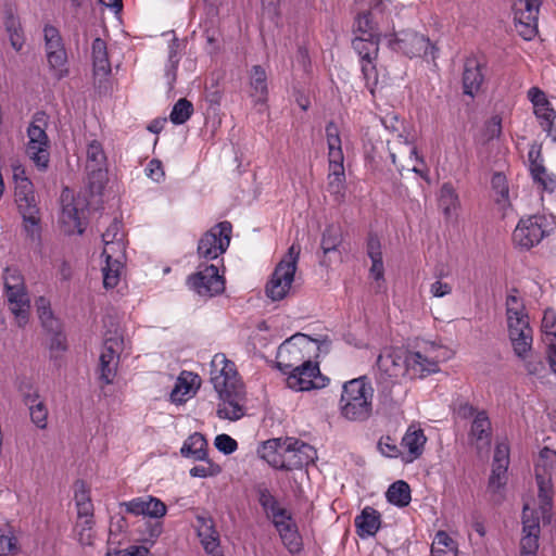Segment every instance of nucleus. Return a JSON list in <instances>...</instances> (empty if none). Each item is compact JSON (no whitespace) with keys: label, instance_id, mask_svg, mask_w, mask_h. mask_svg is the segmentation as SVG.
Masks as SVG:
<instances>
[{"label":"nucleus","instance_id":"obj_2","mask_svg":"<svg viewBox=\"0 0 556 556\" xmlns=\"http://www.w3.org/2000/svg\"><path fill=\"white\" fill-rule=\"evenodd\" d=\"M374 389L365 377L344 383L340 400L341 414L349 420L363 421L372 410Z\"/></svg>","mask_w":556,"mask_h":556},{"label":"nucleus","instance_id":"obj_50","mask_svg":"<svg viewBox=\"0 0 556 556\" xmlns=\"http://www.w3.org/2000/svg\"><path fill=\"white\" fill-rule=\"evenodd\" d=\"M198 376L190 371H182L177 379L176 386L170 393L174 402H181L185 395L189 394L197 382Z\"/></svg>","mask_w":556,"mask_h":556},{"label":"nucleus","instance_id":"obj_34","mask_svg":"<svg viewBox=\"0 0 556 556\" xmlns=\"http://www.w3.org/2000/svg\"><path fill=\"white\" fill-rule=\"evenodd\" d=\"M290 445L287 438H276L267 440L258 448L260 456L265 459L271 467L282 469L285 454Z\"/></svg>","mask_w":556,"mask_h":556},{"label":"nucleus","instance_id":"obj_63","mask_svg":"<svg viewBox=\"0 0 556 556\" xmlns=\"http://www.w3.org/2000/svg\"><path fill=\"white\" fill-rule=\"evenodd\" d=\"M528 99L532 103L534 111L544 105L551 104L544 91H542L539 87H531L528 90Z\"/></svg>","mask_w":556,"mask_h":556},{"label":"nucleus","instance_id":"obj_22","mask_svg":"<svg viewBox=\"0 0 556 556\" xmlns=\"http://www.w3.org/2000/svg\"><path fill=\"white\" fill-rule=\"evenodd\" d=\"M319 374V367L316 363L304 359L288 372L287 384L294 391H307L318 387L315 380Z\"/></svg>","mask_w":556,"mask_h":556},{"label":"nucleus","instance_id":"obj_41","mask_svg":"<svg viewBox=\"0 0 556 556\" xmlns=\"http://www.w3.org/2000/svg\"><path fill=\"white\" fill-rule=\"evenodd\" d=\"M508 338L511 343L515 355L520 359H526L528 353H531L533 343V331L510 330Z\"/></svg>","mask_w":556,"mask_h":556},{"label":"nucleus","instance_id":"obj_49","mask_svg":"<svg viewBox=\"0 0 556 556\" xmlns=\"http://www.w3.org/2000/svg\"><path fill=\"white\" fill-rule=\"evenodd\" d=\"M542 129L556 141V111L551 104L544 105L534 111Z\"/></svg>","mask_w":556,"mask_h":556},{"label":"nucleus","instance_id":"obj_14","mask_svg":"<svg viewBox=\"0 0 556 556\" xmlns=\"http://www.w3.org/2000/svg\"><path fill=\"white\" fill-rule=\"evenodd\" d=\"M542 0H517L514 4V20L518 34L531 40L538 33V17Z\"/></svg>","mask_w":556,"mask_h":556},{"label":"nucleus","instance_id":"obj_42","mask_svg":"<svg viewBox=\"0 0 556 556\" xmlns=\"http://www.w3.org/2000/svg\"><path fill=\"white\" fill-rule=\"evenodd\" d=\"M93 70L98 75H108L111 72V64L108 56L106 43L101 38L92 41Z\"/></svg>","mask_w":556,"mask_h":556},{"label":"nucleus","instance_id":"obj_28","mask_svg":"<svg viewBox=\"0 0 556 556\" xmlns=\"http://www.w3.org/2000/svg\"><path fill=\"white\" fill-rule=\"evenodd\" d=\"M492 427L485 410H481L472 419L468 440L479 453L488 451L491 445Z\"/></svg>","mask_w":556,"mask_h":556},{"label":"nucleus","instance_id":"obj_56","mask_svg":"<svg viewBox=\"0 0 556 556\" xmlns=\"http://www.w3.org/2000/svg\"><path fill=\"white\" fill-rule=\"evenodd\" d=\"M92 526H93L92 518L77 520L76 531H77L78 540L83 545H90L92 543Z\"/></svg>","mask_w":556,"mask_h":556},{"label":"nucleus","instance_id":"obj_4","mask_svg":"<svg viewBox=\"0 0 556 556\" xmlns=\"http://www.w3.org/2000/svg\"><path fill=\"white\" fill-rule=\"evenodd\" d=\"M554 476H556V452L544 447L541 450L535 464V478L539 488V509L544 523L552 521V479Z\"/></svg>","mask_w":556,"mask_h":556},{"label":"nucleus","instance_id":"obj_37","mask_svg":"<svg viewBox=\"0 0 556 556\" xmlns=\"http://www.w3.org/2000/svg\"><path fill=\"white\" fill-rule=\"evenodd\" d=\"M105 163L106 156L101 143L97 140H92L87 147V169L92 176L97 177L99 181H102L105 176Z\"/></svg>","mask_w":556,"mask_h":556},{"label":"nucleus","instance_id":"obj_8","mask_svg":"<svg viewBox=\"0 0 556 556\" xmlns=\"http://www.w3.org/2000/svg\"><path fill=\"white\" fill-rule=\"evenodd\" d=\"M446 350L433 342L424 343L416 351L407 353L408 376L422 378L439 371V363L446 358Z\"/></svg>","mask_w":556,"mask_h":556},{"label":"nucleus","instance_id":"obj_62","mask_svg":"<svg viewBox=\"0 0 556 556\" xmlns=\"http://www.w3.org/2000/svg\"><path fill=\"white\" fill-rule=\"evenodd\" d=\"M190 476L194 478H206L219 472V467L207 463L206 465H197L190 469Z\"/></svg>","mask_w":556,"mask_h":556},{"label":"nucleus","instance_id":"obj_61","mask_svg":"<svg viewBox=\"0 0 556 556\" xmlns=\"http://www.w3.org/2000/svg\"><path fill=\"white\" fill-rule=\"evenodd\" d=\"M214 444L219 452H223L226 455L233 453L238 448L237 441L225 433L218 434L215 438Z\"/></svg>","mask_w":556,"mask_h":556},{"label":"nucleus","instance_id":"obj_35","mask_svg":"<svg viewBox=\"0 0 556 556\" xmlns=\"http://www.w3.org/2000/svg\"><path fill=\"white\" fill-rule=\"evenodd\" d=\"M356 533L361 539L374 536L381 526V515L370 506H366L354 519Z\"/></svg>","mask_w":556,"mask_h":556},{"label":"nucleus","instance_id":"obj_64","mask_svg":"<svg viewBox=\"0 0 556 556\" xmlns=\"http://www.w3.org/2000/svg\"><path fill=\"white\" fill-rule=\"evenodd\" d=\"M146 174L153 181L161 182L165 176L162 162L156 159L151 160L146 168Z\"/></svg>","mask_w":556,"mask_h":556},{"label":"nucleus","instance_id":"obj_47","mask_svg":"<svg viewBox=\"0 0 556 556\" xmlns=\"http://www.w3.org/2000/svg\"><path fill=\"white\" fill-rule=\"evenodd\" d=\"M541 331L543 334V342L547 349H556V313L547 308L544 312Z\"/></svg>","mask_w":556,"mask_h":556},{"label":"nucleus","instance_id":"obj_27","mask_svg":"<svg viewBox=\"0 0 556 556\" xmlns=\"http://www.w3.org/2000/svg\"><path fill=\"white\" fill-rule=\"evenodd\" d=\"M121 506L129 514L136 516L143 515L151 518H162L167 511L166 505L160 498L151 495L132 498L122 503Z\"/></svg>","mask_w":556,"mask_h":556},{"label":"nucleus","instance_id":"obj_39","mask_svg":"<svg viewBox=\"0 0 556 556\" xmlns=\"http://www.w3.org/2000/svg\"><path fill=\"white\" fill-rule=\"evenodd\" d=\"M251 97L257 103H264L267 100V74L261 65H254L250 73Z\"/></svg>","mask_w":556,"mask_h":556},{"label":"nucleus","instance_id":"obj_19","mask_svg":"<svg viewBox=\"0 0 556 556\" xmlns=\"http://www.w3.org/2000/svg\"><path fill=\"white\" fill-rule=\"evenodd\" d=\"M14 197L20 212H39L34 191V185L26 176V170L21 164L12 165Z\"/></svg>","mask_w":556,"mask_h":556},{"label":"nucleus","instance_id":"obj_45","mask_svg":"<svg viewBox=\"0 0 556 556\" xmlns=\"http://www.w3.org/2000/svg\"><path fill=\"white\" fill-rule=\"evenodd\" d=\"M341 242L342 235L339 228L329 226L325 229L320 242V247L324 253V257L320 261L321 265H328L326 260L327 255L331 252H336Z\"/></svg>","mask_w":556,"mask_h":556},{"label":"nucleus","instance_id":"obj_15","mask_svg":"<svg viewBox=\"0 0 556 556\" xmlns=\"http://www.w3.org/2000/svg\"><path fill=\"white\" fill-rule=\"evenodd\" d=\"M123 350V339L118 334L105 338L99 357V380L103 384H111L116 376L119 354Z\"/></svg>","mask_w":556,"mask_h":556},{"label":"nucleus","instance_id":"obj_32","mask_svg":"<svg viewBox=\"0 0 556 556\" xmlns=\"http://www.w3.org/2000/svg\"><path fill=\"white\" fill-rule=\"evenodd\" d=\"M485 65L476 58L465 61L463 73L464 93L470 97L477 94L484 80Z\"/></svg>","mask_w":556,"mask_h":556},{"label":"nucleus","instance_id":"obj_18","mask_svg":"<svg viewBox=\"0 0 556 556\" xmlns=\"http://www.w3.org/2000/svg\"><path fill=\"white\" fill-rule=\"evenodd\" d=\"M522 525L520 556H535L539 548L540 517L534 505L529 502L523 504Z\"/></svg>","mask_w":556,"mask_h":556},{"label":"nucleus","instance_id":"obj_44","mask_svg":"<svg viewBox=\"0 0 556 556\" xmlns=\"http://www.w3.org/2000/svg\"><path fill=\"white\" fill-rule=\"evenodd\" d=\"M257 496L260 505L271 517L273 521L276 520V517L285 516L288 513L287 509L279 506L277 500L267 488H258Z\"/></svg>","mask_w":556,"mask_h":556},{"label":"nucleus","instance_id":"obj_23","mask_svg":"<svg viewBox=\"0 0 556 556\" xmlns=\"http://www.w3.org/2000/svg\"><path fill=\"white\" fill-rule=\"evenodd\" d=\"M289 448L285 454L283 467L285 470L299 469L309 465L316 458L315 448L295 438H287Z\"/></svg>","mask_w":556,"mask_h":556},{"label":"nucleus","instance_id":"obj_1","mask_svg":"<svg viewBox=\"0 0 556 556\" xmlns=\"http://www.w3.org/2000/svg\"><path fill=\"white\" fill-rule=\"evenodd\" d=\"M210 382L217 393V415L222 419L239 420L245 414V391L235 363L224 353L213 356L210 364Z\"/></svg>","mask_w":556,"mask_h":556},{"label":"nucleus","instance_id":"obj_16","mask_svg":"<svg viewBox=\"0 0 556 556\" xmlns=\"http://www.w3.org/2000/svg\"><path fill=\"white\" fill-rule=\"evenodd\" d=\"M189 287L202 296H214L225 290V279L216 265L199 266V270L188 278Z\"/></svg>","mask_w":556,"mask_h":556},{"label":"nucleus","instance_id":"obj_60","mask_svg":"<svg viewBox=\"0 0 556 556\" xmlns=\"http://www.w3.org/2000/svg\"><path fill=\"white\" fill-rule=\"evenodd\" d=\"M3 278L5 290H16L25 288L23 276L15 268H7Z\"/></svg>","mask_w":556,"mask_h":556},{"label":"nucleus","instance_id":"obj_31","mask_svg":"<svg viewBox=\"0 0 556 556\" xmlns=\"http://www.w3.org/2000/svg\"><path fill=\"white\" fill-rule=\"evenodd\" d=\"M197 522L198 536L204 551L213 556H222L219 533L215 529L213 519L211 517L198 516Z\"/></svg>","mask_w":556,"mask_h":556},{"label":"nucleus","instance_id":"obj_40","mask_svg":"<svg viewBox=\"0 0 556 556\" xmlns=\"http://www.w3.org/2000/svg\"><path fill=\"white\" fill-rule=\"evenodd\" d=\"M206 446L205 438L201 433L194 432L185 441L180 453L182 456L191 457L194 460H204L207 456Z\"/></svg>","mask_w":556,"mask_h":556},{"label":"nucleus","instance_id":"obj_57","mask_svg":"<svg viewBox=\"0 0 556 556\" xmlns=\"http://www.w3.org/2000/svg\"><path fill=\"white\" fill-rule=\"evenodd\" d=\"M49 332L52 334L49 344L51 357L58 358L67 349L66 338L62 333L61 327L56 331Z\"/></svg>","mask_w":556,"mask_h":556},{"label":"nucleus","instance_id":"obj_5","mask_svg":"<svg viewBox=\"0 0 556 556\" xmlns=\"http://www.w3.org/2000/svg\"><path fill=\"white\" fill-rule=\"evenodd\" d=\"M358 13L355 16L353 31L357 36L381 38L380 25L389 18V0H356Z\"/></svg>","mask_w":556,"mask_h":556},{"label":"nucleus","instance_id":"obj_55","mask_svg":"<svg viewBox=\"0 0 556 556\" xmlns=\"http://www.w3.org/2000/svg\"><path fill=\"white\" fill-rule=\"evenodd\" d=\"M7 31L9 33L10 42L13 49L20 51L24 45L22 28L17 20L13 16L9 17L5 23Z\"/></svg>","mask_w":556,"mask_h":556},{"label":"nucleus","instance_id":"obj_38","mask_svg":"<svg viewBox=\"0 0 556 556\" xmlns=\"http://www.w3.org/2000/svg\"><path fill=\"white\" fill-rule=\"evenodd\" d=\"M105 258V266L102 268L103 286L106 289L116 287L121 280L124 270V261L126 254L122 257L114 256V254H102Z\"/></svg>","mask_w":556,"mask_h":556},{"label":"nucleus","instance_id":"obj_46","mask_svg":"<svg viewBox=\"0 0 556 556\" xmlns=\"http://www.w3.org/2000/svg\"><path fill=\"white\" fill-rule=\"evenodd\" d=\"M388 501L399 507H405L410 502V488L408 483L399 480L392 483L387 491Z\"/></svg>","mask_w":556,"mask_h":556},{"label":"nucleus","instance_id":"obj_30","mask_svg":"<svg viewBox=\"0 0 556 556\" xmlns=\"http://www.w3.org/2000/svg\"><path fill=\"white\" fill-rule=\"evenodd\" d=\"M273 522L286 548L291 554L300 553L303 548V542L291 515L287 513L285 516L276 517Z\"/></svg>","mask_w":556,"mask_h":556},{"label":"nucleus","instance_id":"obj_24","mask_svg":"<svg viewBox=\"0 0 556 556\" xmlns=\"http://www.w3.org/2000/svg\"><path fill=\"white\" fill-rule=\"evenodd\" d=\"M391 49L414 58L427 55L431 47L429 39L416 33H403L388 41Z\"/></svg>","mask_w":556,"mask_h":556},{"label":"nucleus","instance_id":"obj_59","mask_svg":"<svg viewBox=\"0 0 556 556\" xmlns=\"http://www.w3.org/2000/svg\"><path fill=\"white\" fill-rule=\"evenodd\" d=\"M378 450L387 457H401L403 450L400 448L395 441L390 437H382L378 442Z\"/></svg>","mask_w":556,"mask_h":556},{"label":"nucleus","instance_id":"obj_7","mask_svg":"<svg viewBox=\"0 0 556 556\" xmlns=\"http://www.w3.org/2000/svg\"><path fill=\"white\" fill-rule=\"evenodd\" d=\"M379 37L355 36L352 48L359 58L363 79L368 90L374 94L378 85L377 59L379 54Z\"/></svg>","mask_w":556,"mask_h":556},{"label":"nucleus","instance_id":"obj_9","mask_svg":"<svg viewBox=\"0 0 556 556\" xmlns=\"http://www.w3.org/2000/svg\"><path fill=\"white\" fill-rule=\"evenodd\" d=\"M231 233L232 226L227 220L213 226L199 240V256L207 261L218 258L229 248Z\"/></svg>","mask_w":556,"mask_h":556},{"label":"nucleus","instance_id":"obj_13","mask_svg":"<svg viewBox=\"0 0 556 556\" xmlns=\"http://www.w3.org/2000/svg\"><path fill=\"white\" fill-rule=\"evenodd\" d=\"M26 154L38 169L46 170L50 161V140L45 128L33 121L27 127Z\"/></svg>","mask_w":556,"mask_h":556},{"label":"nucleus","instance_id":"obj_6","mask_svg":"<svg viewBox=\"0 0 556 556\" xmlns=\"http://www.w3.org/2000/svg\"><path fill=\"white\" fill-rule=\"evenodd\" d=\"M300 252V245L292 244L287 254L277 264L266 285V294L273 301H280L289 293L294 280Z\"/></svg>","mask_w":556,"mask_h":556},{"label":"nucleus","instance_id":"obj_54","mask_svg":"<svg viewBox=\"0 0 556 556\" xmlns=\"http://www.w3.org/2000/svg\"><path fill=\"white\" fill-rule=\"evenodd\" d=\"M168 51V61L165 66V77L167 79L168 86L172 88L174 83L176 81V72L179 63V56L177 54V45L176 41H173L169 45Z\"/></svg>","mask_w":556,"mask_h":556},{"label":"nucleus","instance_id":"obj_26","mask_svg":"<svg viewBox=\"0 0 556 556\" xmlns=\"http://www.w3.org/2000/svg\"><path fill=\"white\" fill-rule=\"evenodd\" d=\"M506 319L507 330L533 331L530 326L529 315L521 298L517 295V291L513 290L506 298Z\"/></svg>","mask_w":556,"mask_h":556},{"label":"nucleus","instance_id":"obj_12","mask_svg":"<svg viewBox=\"0 0 556 556\" xmlns=\"http://www.w3.org/2000/svg\"><path fill=\"white\" fill-rule=\"evenodd\" d=\"M85 208L86 201L84 199L74 197L68 188L62 191L60 223L65 233L81 235L84 232L81 218Z\"/></svg>","mask_w":556,"mask_h":556},{"label":"nucleus","instance_id":"obj_43","mask_svg":"<svg viewBox=\"0 0 556 556\" xmlns=\"http://www.w3.org/2000/svg\"><path fill=\"white\" fill-rule=\"evenodd\" d=\"M459 205L458 195L451 184H444L439 193V206L443 214L450 218L452 217Z\"/></svg>","mask_w":556,"mask_h":556},{"label":"nucleus","instance_id":"obj_21","mask_svg":"<svg viewBox=\"0 0 556 556\" xmlns=\"http://www.w3.org/2000/svg\"><path fill=\"white\" fill-rule=\"evenodd\" d=\"M509 465V445L506 442H500L495 446L492 471L489 478L488 491L496 494L507 482V469Z\"/></svg>","mask_w":556,"mask_h":556},{"label":"nucleus","instance_id":"obj_48","mask_svg":"<svg viewBox=\"0 0 556 556\" xmlns=\"http://www.w3.org/2000/svg\"><path fill=\"white\" fill-rule=\"evenodd\" d=\"M456 553L455 541L444 531L437 532L432 545V556H454Z\"/></svg>","mask_w":556,"mask_h":556},{"label":"nucleus","instance_id":"obj_20","mask_svg":"<svg viewBox=\"0 0 556 556\" xmlns=\"http://www.w3.org/2000/svg\"><path fill=\"white\" fill-rule=\"evenodd\" d=\"M377 367L382 378L397 379L408 375L407 354L400 350L386 348L377 358Z\"/></svg>","mask_w":556,"mask_h":556},{"label":"nucleus","instance_id":"obj_58","mask_svg":"<svg viewBox=\"0 0 556 556\" xmlns=\"http://www.w3.org/2000/svg\"><path fill=\"white\" fill-rule=\"evenodd\" d=\"M24 220V229L28 237L33 240L39 237V218L38 212H20Z\"/></svg>","mask_w":556,"mask_h":556},{"label":"nucleus","instance_id":"obj_52","mask_svg":"<svg viewBox=\"0 0 556 556\" xmlns=\"http://www.w3.org/2000/svg\"><path fill=\"white\" fill-rule=\"evenodd\" d=\"M192 113V103L189 100L182 98L179 99L173 106L169 118L173 124L181 125L185 124L191 117Z\"/></svg>","mask_w":556,"mask_h":556},{"label":"nucleus","instance_id":"obj_51","mask_svg":"<svg viewBox=\"0 0 556 556\" xmlns=\"http://www.w3.org/2000/svg\"><path fill=\"white\" fill-rule=\"evenodd\" d=\"M36 308L42 327L47 331H56L60 328V321L53 316L50 302L46 298L40 296L36 301Z\"/></svg>","mask_w":556,"mask_h":556},{"label":"nucleus","instance_id":"obj_25","mask_svg":"<svg viewBox=\"0 0 556 556\" xmlns=\"http://www.w3.org/2000/svg\"><path fill=\"white\" fill-rule=\"evenodd\" d=\"M529 168L533 180L549 193L556 191V175L546 170L543 165L541 146L533 143L528 152Z\"/></svg>","mask_w":556,"mask_h":556},{"label":"nucleus","instance_id":"obj_10","mask_svg":"<svg viewBox=\"0 0 556 556\" xmlns=\"http://www.w3.org/2000/svg\"><path fill=\"white\" fill-rule=\"evenodd\" d=\"M45 51L51 75L62 79L68 74L67 53L59 29L52 25L43 28Z\"/></svg>","mask_w":556,"mask_h":556},{"label":"nucleus","instance_id":"obj_17","mask_svg":"<svg viewBox=\"0 0 556 556\" xmlns=\"http://www.w3.org/2000/svg\"><path fill=\"white\" fill-rule=\"evenodd\" d=\"M305 345H308V339L302 333H298L283 341L277 351V367L285 374H288L295 366H299L305 359L303 353Z\"/></svg>","mask_w":556,"mask_h":556},{"label":"nucleus","instance_id":"obj_36","mask_svg":"<svg viewBox=\"0 0 556 556\" xmlns=\"http://www.w3.org/2000/svg\"><path fill=\"white\" fill-rule=\"evenodd\" d=\"M9 308L15 316L18 327H23L28 321L29 298L24 289L5 290Z\"/></svg>","mask_w":556,"mask_h":556},{"label":"nucleus","instance_id":"obj_29","mask_svg":"<svg viewBox=\"0 0 556 556\" xmlns=\"http://www.w3.org/2000/svg\"><path fill=\"white\" fill-rule=\"evenodd\" d=\"M427 438L424 430L415 425H410L401 441L403 450L402 460L413 463L419 458L424 452Z\"/></svg>","mask_w":556,"mask_h":556},{"label":"nucleus","instance_id":"obj_33","mask_svg":"<svg viewBox=\"0 0 556 556\" xmlns=\"http://www.w3.org/2000/svg\"><path fill=\"white\" fill-rule=\"evenodd\" d=\"M103 252L102 254H114L122 257L126 254L125 233L119 220L114 219L106 230L102 233Z\"/></svg>","mask_w":556,"mask_h":556},{"label":"nucleus","instance_id":"obj_53","mask_svg":"<svg viewBox=\"0 0 556 556\" xmlns=\"http://www.w3.org/2000/svg\"><path fill=\"white\" fill-rule=\"evenodd\" d=\"M26 404L29 405L31 421L40 429L47 427V408L41 402H37V396H27Z\"/></svg>","mask_w":556,"mask_h":556},{"label":"nucleus","instance_id":"obj_11","mask_svg":"<svg viewBox=\"0 0 556 556\" xmlns=\"http://www.w3.org/2000/svg\"><path fill=\"white\" fill-rule=\"evenodd\" d=\"M552 230V222L544 215L521 218L513 232L514 242L522 249L539 244Z\"/></svg>","mask_w":556,"mask_h":556},{"label":"nucleus","instance_id":"obj_3","mask_svg":"<svg viewBox=\"0 0 556 556\" xmlns=\"http://www.w3.org/2000/svg\"><path fill=\"white\" fill-rule=\"evenodd\" d=\"M326 139L328 146L329 173L327 176V190L336 201L341 202L345 195L344 155L339 127L329 122L326 126Z\"/></svg>","mask_w":556,"mask_h":556}]
</instances>
